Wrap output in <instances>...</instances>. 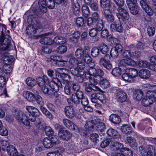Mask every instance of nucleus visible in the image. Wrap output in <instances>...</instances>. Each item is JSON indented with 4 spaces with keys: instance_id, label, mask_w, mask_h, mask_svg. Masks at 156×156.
Here are the masks:
<instances>
[{
    "instance_id": "f257e3e1",
    "label": "nucleus",
    "mask_w": 156,
    "mask_h": 156,
    "mask_svg": "<svg viewBox=\"0 0 156 156\" xmlns=\"http://www.w3.org/2000/svg\"><path fill=\"white\" fill-rule=\"evenodd\" d=\"M55 73L51 70H49V76L51 78L49 79V95L54 98H59L60 94H58L57 92L59 90V87H62V84L60 81L55 78Z\"/></svg>"
},
{
    "instance_id": "f03ea898",
    "label": "nucleus",
    "mask_w": 156,
    "mask_h": 156,
    "mask_svg": "<svg viewBox=\"0 0 156 156\" xmlns=\"http://www.w3.org/2000/svg\"><path fill=\"white\" fill-rule=\"evenodd\" d=\"M28 22L30 25L27 27L26 32L28 34H36L38 29H41V26L39 20L35 17L32 18L30 17L28 19Z\"/></svg>"
},
{
    "instance_id": "7ed1b4c3",
    "label": "nucleus",
    "mask_w": 156,
    "mask_h": 156,
    "mask_svg": "<svg viewBox=\"0 0 156 156\" xmlns=\"http://www.w3.org/2000/svg\"><path fill=\"white\" fill-rule=\"evenodd\" d=\"M154 90L151 91H149L147 93L146 96L142 100V104L144 106H148L155 101L156 97V86L152 87Z\"/></svg>"
},
{
    "instance_id": "20e7f679",
    "label": "nucleus",
    "mask_w": 156,
    "mask_h": 156,
    "mask_svg": "<svg viewBox=\"0 0 156 156\" xmlns=\"http://www.w3.org/2000/svg\"><path fill=\"white\" fill-rule=\"evenodd\" d=\"M117 139H112L111 143V152L110 155L113 156H118L120 155V150L123 145L122 144L118 142Z\"/></svg>"
},
{
    "instance_id": "39448f33",
    "label": "nucleus",
    "mask_w": 156,
    "mask_h": 156,
    "mask_svg": "<svg viewBox=\"0 0 156 156\" xmlns=\"http://www.w3.org/2000/svg\"><path fill=\"white\" fill-rule=\"evenodd\" d=\"M131 52L128 50L125 51L122 54L123 58L126 59H122L120 61L119 64L122 66H125L126 65L134 66L136 64L135 61L130 58H131Z\"/></svg>"
},
{
    "instance_id": "423d86ee",
    "label": "nucleus",
    "mask_w": 156,
    "mask_h": 156,
    "mask_svg": "<svg viewBox=\"0 0 156 156\" xmlns=\"http://www.w3.org/2000/svg\"><path fill=\"white\" fill-rule=\"evenodd\" d=\"M2 32V36L0 38V50L2 51L8 50L11 38L8 34L4 36L3 31Z\"/></svg>"
},
{
    "instance_id": "0eeeda50",
    "label": "nucleus",
    "mask_w": 156,
    "mask_h": 156,
    "mask_svg": "<svg viewBox=\"0 0 156 156\" xmlns=\"http://www.w3.org/2000/svg\"><path fill=\"white\" fill-rule=\"evenodd\" d=\"M143 47L142 43L140 42L138 43L136 46H135L133 44L129 45V48L131 53V57L136 59L140 58V53L139 50H141Z\"/></svg>"
},
{
    "instance_id": "6e6552de",
    "label": "nucleus",
    "mask_w": 156,
    "mask_h": 156,
    "mask_svg": "<svg viewBox=\"0 0 156 156\" xmlns=\"http://www.w3.org/2000/svg\"><path fill=\"white\" fill-rule=\"evenodd\" d=\"M119 6L117 9V12H115L118 18L123 21L128 20L129 18V15L127 11V7H122L123 6Z\"/></svg>"
},
{
    "instance_id": "1a4fd4ad",
    "label": "nucleus",
    "mask_w": 156,
    "mask_h": 156,
    "mask_svg": "<svg viewBox=\"0 0 156 156\" xmlns=\"http://www.w3.org/2000/svg\"><path fill=\"white\" fill-rule=\"evenodd\" d=\"M89 73L90 76H93V80H98L103 76L104 73L102 70L100 69L89 68Z\"/></svg>"
},
{
    "instance_id": "9d476101",
    "label": "nucleus",
    "mask_w": 156,
    "mask_h": 156,
    "mask_svg": "<svg viewBox=\"0 0 156 156\" xmlns=\"http://www.w3.org/2000/svg\"><path fill=\"white\" fill-rule=\"evenodd\" d=\"M155 150L154 147L152 145H148L146 148H144L142 146L139 147V151L142 156H152Z\"/></svg>"
},
{
    "instance_id": "9b49d317",
    "label": "nucleus",
    "mask_w": 156,
    "mask_h": 156,
    "mask_svg": "<svg viewBox=\"0 0 156 156\" xmlns=\"http://www.w3.org/2000/svg\"><path fill=\"white\" fill-rule=\"evenodd\" d=\"M109 57V54H106L103 57L100 58L99 61L100 65L108 70L111 69L112 68V65L108 59V58Z\"/></svg>"
},
{
    "instance_id": "f8f14e48",
    "label": "nucleus",
    "mask_w": 156,
    "mask_h": 156,
    "mask_svg": "<svg viewBox=\"0 0 156 156\" xmlns=\"http://www.w3.org/2000/svg\"><path fill=\"white\" fill-rule=\"evenodd\" d=\"M76 107L71 106H66L64 108V113L66 117L70 119L73 118L76 115L75 108Z\"/></svg>"
},
{
    "instance_id": "ddd939ff",
    "label": "nucleus",
    "mask_w": 156,
    "mask_h": 156,
    "mask_svg": "<svg viewBox=\"0 0 156 156\" xmlns=\"http://www.w3.org/2000/svg\"><path fill=\"white\" fill-rule=\"evenodd\" d=\"M54 132L52 129L49 127V149L59 144L60 141L57 138L55 135H53Z\"/></svg>"
},
{
    "instance_id": "4468645a",
    "label": "nucleus",
    "mask_w": 156,
    "mask_h": 156,
    "mask_svg": "<svg viewBox=\"0 0 156 156\" xmlns=\"http://www.w3.org/2000/svg\"><path fill=\"white\" fill-rule=\"evenodd\" d=\"M91 126L92 129H95L98 131L103 132L105 129V126L103 123L100 122H98L96 120H92Z\"/></svg>"
},
{
    "instance_id": "2eb2a0df",
    "label": "nucleus",
    "mask_w": 156,
    "mask_h": 156,
    "mask_svg": "<svg viewBox=\"0 0 156 156\" xmlns=\"http://www.w3.org/2000/svg\"><path fill=\"white\" fill-rule=\"evenodd\" d=\"M122 47L119 44H116L115 47L112 48L110 51V55L114 58H116L119 55V53L122 51Z\"/></svg>"
},
{
    "instance_id": "dca6fc26",
    "label": "nucleus",
    "mask_w": 156,
    "mask_h": 156,
    "mask_svg": "<svg viewBox=\"0 0 156 156\" xmlns=\"http://www.w3.org/2000/svg\"><path fill=\"white\" fill-rule=\"evenodd\" d=\"M66 42V38L61 36L55 37L53 40L49 38V45L53 44L55 46L57 44H63Z\"/></svg>"
},
{
    "instance_id": "f3484780",
    "label": "nucleus",
    "mask_w": 156,
    "mask_h": 156,
    "mask_svg": "<svg viewBox=\"0 0 156 156\" xmlns=\"http://www.w3.org/2000/svg\"><path fill=\"white\" fill-rule=\"evenodd\" d=\"M58 135L59 137L66 141L69 140L72 136L70 132L66 130H59Z\"/></svg>"
},
{
    "instance_id": "a211bd4d",
    "label": "nucleus",
    "mask_w": 156,
    "mask_h": 156,
    "mask_svg": "<svg viewBox=\"0 0 156 156\" xmlns=\"http://www.w3.org/2000/svg\"><path fill=\"white\" fill-rule=\"evenodd\" d=\"M27 112L25 113L27 116L29 113L34 116L37 117L40 115V113L39 110L36 108L30 106H27L26 107Z\"/></svg>"
},
{
    "instance_id": "6ab92c4d",
    "label": "nucleus",
    "mask_w": 156,
    "mask_h": 156,
    "mask_svg": "<svg viewBox=\"0 0 156 156\" xmlns=\"http://www.w3.org/2000/svg\"><path fill=\"white\" fill-rule=\"evenodd\" d=\"M62 122L64 125L67 128L71 129L73 131L76 130V132L80 130L78 127L74 124L71 121L66 119H64Z\"/></svg>"
},
{
    "instance_id": "aec40b11",
    "label": "nucleus",
    "mask_w": 156,
    "mask_h": 156,
    "mask_svg": "<svg viewBox=\"0 0 156 156\" xmlns=\"http://www.w3.org/2000/svg\"><path fill=\"white\" fill-rule=\"evenodd\" d=\"M64 71H68V70L64 68H59L58 69V77L61 78L63 80L68 82L70 81L71 77L66 73H65Z\"/></svg>"
},
{
    "instance_id": "412c9836",
    "label": "nucleus",
    "mask_w": 156,
    "mask_h": 156,
    "mask_svg": "<svg viewBox=\"0 0 156 156\" xmlns=\"http://www.w3.org/2000/svg\"><path fill=\"white\" fill-rule=\"evenodd\" d=\"M140 6L142 9L149 15L152 16L153 14V11L146 2V0H138Z\"/></svg>"
},
{
    "instance_id": "4be33fe9",
    "label": "nucleus",
    "mask_w": 156,
    "mask_h": 156,
    "mask_svg": "<svg viewBox=\"0 0 156 156\" xmlns=\"http://www.w3.org/2000/svg\"><path fill=\"white\" fill-rule=\"evenodd\" d=\"M111 30L112 31H117L119 32H122L123 31V28L122 23L120 20H119L115 23H112L110 26Z\"/></svg>"
},
{
    "instance_id": "5701e85b",
    "label": "nucleus",
    "mask_w": 156,
    "mask_h": 156,
    "mask_svg": "<svg viewBox=\"0 0 156 156\" xmlns=\"http://www.w3.org/2000/svg\"><path fill=\"white\" fill-rule=\"evenodd\" d=\"M110 2L111 0H100V6L103 8L108 7L109 10L111 11H113L115 9V7L114 4H110Z\"/></svg>"
},
{
    "instance_id": "b1692460",
    "label": "nucleus",
    "mask_w": 156,
    "mask_h": 156,
    "mask_svg": "<svg viewBox=\"0 0 156 156\" xmlns=\"http://www.w3.org/2000/svg\"><path fill=\"white\" fill-rule=\"evenodd\" d=\"M115 94L116 99L118 101L122 103L126 100V94L123 90H117Z\"/></svg>"
},
{
    "instance_id": "393cba45",
    "label": "nucleus",
    "mask_w": 156,
    "mask_h": 156,
    "mask_svg": "<svg viewBox=\"0 0 156 156\" xmlns=\"http://www.w3.org/2000/svg\"><path fill=\"white\" fill-rule=\"evenodd\" d=\"M71 7L72 11L74 15H77L79 13L80 7L76 0H71Z\"/></svg>"
},
{
    "instance_id": "a878e982",
    "label": "nucleus",
    "mask_w": 156,
    "mask_h": 156,
    "mask_svg": "<svg viewBox=\"0 0 156 156\" xmlns=\"http://www.w3.org/2000/svg\"><path fill=\"white\" fill-rule=\"evenodd\" d=\"M27 111L23 112L22 111H16L14 114V117L19 122H21L23 123V121H24L25 119V113Z\"/></svg>"
},
{
    "instance_id": "bb28decb",
    "label": "nucleus",
    "mask_w": 156,
    "mask_h": 156,
    "mask_svg": "<svg viewBox=\"0 0 156 156\" xmlns=\"http://www.w3.org/2000/svg\"><path fill=\"white\" fill-rule=\"evenodd\" d=\"M36 80L38 84L41 88L46 84L48 85L49 84V80L46 76H44L43 78L41 77L37 78Z\"/></svg>"
},
{
    "instance_id": "cd10ccee",
    "label": "nucleus",
    "mask_w": 156,
    "mask_h": 156,
    "mask_svg": "<svg viewBox=\"0 0 156 156\" xmlns=\"http://www.w3.org/2000/svg\"><path fill=\"white\" fill-rule=\"evenodd\" d=\"M35 125L39 129L43 130L44 128V131L46 135L48 136H49V129L48 126H46V123L44 122H40L39 123H37L36 122Z\"/></svg>"
},
{
    "instance_id": "c85d7f7f",
    "label": "nucleus",
    "mask_w": 156,
    "mask_h": 156,
    "mask_svg": "<svg viewBox=\"0 0 156 156\" xmlns=\"http://www.w3.org/2000/svg\"><path fill=\"white\" fill-rule=\"evenodd\" d=\"M23 96L25 99L29 101L32 102L35 101V96L34 94L30 91H24Z\"/></svg>"
},
{
    "instance_id": "c756f323",
    "label": "nucleus",
    "mask_w": 156,
    "mask_h": 156,
    "mask_svg": "<svg viewBox=\"0 0 156 156\" xmlns=\"http://www.w3.org/2000/svg\"><path fill=\"white\" fill-rule=\"evenodd\" d=\"M25 119L24 121H23V124L27 126H29L30 125V123L29 120L31 122H34L36 119V117L34 115H32L29 113V114L27 116L25 115Z\"/></svg>"
},
{
    "instance_id": "7c9ffc66",
    "label": "nucleus",
    "mask_w": 156,
    "mask_h": 156,
    "mask_svg": "<svg viewBox=\"0 0 156 156\" xmlns=\"http://www.w3.org/2000/svg\"><path fill=\"white\" fill-rule=\"evenodd\" d=\"M105 17L107 21L109 22H113L115 20V18L112 12L108 9H105L104 10Z\"/></svg>"
},
{
    "instance_id": "2f4dec72",
    "label": "nucleus",
    "mask_w": 156,
    "mask_h": 156,
    "mask_svg": "<svg viewBox=\"0 0 156 156\" xmlns=\"http://www.w3.org/2000/svg\"><path fill=\"white\" fill-rule=\"evenodd\" d=\"M109 121L113 124H117L120 123L121 119L120 117L115 114H112L109 116Z\"/></svg>"
},
{
    "instance_id": "473e14b6",
    "label": "nucleus",
    "mask_w": 156,
    "mask_h": 156,
    "mask_svg": "<svg viewBox=\"0 0 156 156\" xmlns=\"http://www.w3.org/2000/svg\"><path fill=\"white\" fill-rule=\"evenodd\" d=\"M80 99L76 95L74 94H72L70 98H67V101L68 103H69L70 101H71L73 106L76 107L77 105L80 103Z\"/></svg>"
},
{
    "instance_id": "72a5a7b5",
    "label": "nucleus",
    "mask_w": 156,
    "mask_h": 156,
    "mask_svg": "<svg viewBox=\"0 0 156 156\" xmlns=\"http://www.w3.org/2000/svg\"><path fill=\"white\" fill-rule=\"evenodd\" d=\"M91 123L89 121L87 122L85 125V129L86 130H81V132L83 136H86L87 135L90 131H92L91 126Z\"/></svg>"
},
{
    "instance_id": "f704fd0d",
    "label": "nucleus",
    "mask_w": 156,
    "mask_h": 156,
    "mask_svg": "<svg viewBox=\"0 0 156 156\" xmlns=\"http://www.w3.org/2000/svg\"><path fill=\"white\" fill-rule=\"evenodd\" d=\"M126 140L130 147L134 150H137V143L136 142V140L133 138L131 136H128L127 137Z\"/></svg>"
},
{
    "instance_id": "c9c22d12",
    "label": "nucleus",
    "mask_w": 156,
    "mask_h": 156,
    "mask_svg": "<svg viewBox=\"0 0 156 156\" xmlns=\"http://www.w3.org/2000/svg\"><path fill=\"white\" fill-rule=\"evenodd\" d=\"M98 83H99L101 87L103 88H106L109 87V83L108 81L103 77L99 80L95 81V84H97Z\"/></svg>"
},
{
    "instance_id": "e433bc0d",
    "label": "nucleus",
    "mask_w": 156,
    "mask_h": 156,
    "mask_svg": "<svg viewBox=\"0 0 156 156\" xmlns=\"http://www.w3.org/2000/svg\"><path fill=\"white\" fill-rule=\"evenodd\" d=\"M133 154V152L131 150L126 147H122L120 150V155L118 156H132Z\"/></svg>"
},
{
    "instance_id": "4c0bfd02",
    "label": "nucleus",
    "mask_w": 156,
    "mask_h": 156,
    "mask_svg": "<svg viewBox=\"0 0 156 156\" xmlns=\"http://www.w3.org/2000/svg\"><path fill=\"white\" fill-rule=\"evenodd\" d=\"M138 74L140 77L144 79L148 78L151 75L150 72L145 69L140 70Z\"/></svg>"
},
{
    "instance_id": "58836bf2",
    "label": "nucleus",
    "mask_w": 156,
    "mask_h": 156,
    "mask_svg": "<svg viewBox=\"0 0 156 156\" xmlns=\"http://www.w3.org/2000/svg\"><path fill=\"white\" fill-rule=\"evenodd\" d=\"M39 8L40 11L45 13L47 11V3L44 0H39L38 2Z\"/></svg>"
},
{
    "instance_id": "ea45409f",
    "label": "nucleus",
    "mask_w": 156,
    "mask_h": 156,
    "mask_svg": "<svg viewBox=\"0 0 156 156\" xmlns=\"http://www.w3.org/2000/svg\"><path fill=\"white\" fill-rule=\"evenodd\" d=\"M7 151L8 155L10 156H17L18 152L13 145H9L7 147Z\"/></svg>"
},
{
    "instance_id": "a19ab883",
    "label": "nucleus",
    "mask_w": 156,
    "mask_h": 156,
    "mask_svg": "<svg viewBox=\"0 0 156 156\" xmlns=\"http://www.w3.org/2000/svg\"><path fill=\"white\" fill-rule=\"evenodd\" d=\"M7 151L8 155L10 156H17L18 152L13 145H9L7 147Z\"/></svg>"
},
{
    "instance_id": "79ce46f5",
    "label": "nucleus",
    "mask_w": 156,
    "mask_h": 156,
    "mask_svg": "<svg viewBox=\"0 0 156 156\" xmlns=\"http://www.w3.org/2000/svg\"><path fill=\"white\" fill-rule=\"evenodd\" d=\"M143 96V93L141 90L138 89L135 90L133 95L135 99L137 101H140L142 99Z\"/></svg>"
},
{
    "instance_id": "37998d69",
    "label": "nucleus",
    "mask_w": 156,
    "mask_h": 156,
    "mask_svg": "<svg viewBox=\"0 0 156 156\" xmlns=\"http://www.w3.org/2000/svg\"><path fill=\"white\" fill-rule=\"evenodd\" d=\"M107 134L109 136L114 137V138L117 139L120 136L116 130L113 129H109L107 131Z\"/></svg>"
},
{
    "instance_id": "c03bdc74",
    "label": "nucleus",
    "mask_w": 156,
    "mask_h": 156,
    "mask_svg": "<svg viewBox=\"0 0 156 156\" xmlns=\"http://www.w3.org/2000/svg\"><path fill=\"white\" fill-rule=\"evenodd\" d=\"M82 16L84 17H87L90 13V10L88 7L85 4L83 5L81 8Z\"/></svg>"
},
{
    "instance_id": "a18cd8bd",
    "label": "nucleus",
    "mask_w": 156,
    "mask_h": 156,
    "mask_svg": "<svg viewBox=\"0 0 156 156\" xmlns=\"http://www.w3.org/2000/svg\"><path fill=\"white\" fill-rule=\"evenodd\" d=\"M85 53V50H83L81 48L77 49L75 52V55L78 58H83Z\"/></svg>"
},
{
    "instance_id": "49530a36",
    "label": "nucleus",
    "mask_w": 156,
    "mask_h": 156,
    "mask_svg": "<svg viewBox=\"0 0 156 156\" xmlns=\"http://www.w3.org/2000/svg\"><path fill=\"white\" fill-rule=\"evenodd\" d=\"M99 47L102 53L105 55L108 54L107 53L109 51V49L108 46L105 44L101 43L99 44Z\"/></svg>"
},
{
    "instance_id": "de8ad7c7",
    "label": "nucleus",
    "mask_w": 156,
    "mask_h": 156,
    "mask_svg": "<svg viewBox=\"0 0 156 156\" xmlns=\"http://www.w3.org/2000/svg\"><path fill=\"white\" fill-rule=\"evenodd\" d=\"M77 68L78 69L79 72H80V75H83L84 74L85 71V64L83 62H80L78 63Z\"/></svg>"
},
{
    "instance_id": "09e8293b",
    "label": "nucleus",
    "mask_w": 156,
    "mask_h": 156,
    "mask_svg": "<svg viewBox=\"0 0 156 156\" xmlns=\"http://www.w3.org/2000/svg\"><path fill=\"white\" fill-rule=\"evenodd\" d=\"M49 33H45L41 36L40 42L42 44L47 45L48 44Z\"/></svg>"
},
{
    "instance_id": "8fccbe9b",
    "label": "nucleus",
    "mask_w": 156,
    "mask_h": 156,
    "mask_svg": "<svg viewBox=\"0 0 156 156\" xmlns=\"http://www.w3.org/2000/svg\"><path fill=\"white\" fill-rule=\"evenodd\" d=\"M89 50L88 49L85 50V53L83 58L85 62L90 63L91 62L92 58L89 55Z\"/></svg>"
},
{
    "instance_id": "3c124183",
    "label": "nucleus",
    "mask_w": 156,
    "mask_h": 156,
    "mask_svg": "<svg viewBox=\"0 0 156 156\" xmlns=\"http://www.w3.org/2000/svg\"><path fill=\"white\" fill-rule=\"evenodd\" d=\"M95 28L99 31H100L103 29L104 24L103 20L102 19H100L97 21L96 23Z\"/></svg>"
},
{
    "instance_id": "603ef678",
    "label": "nucleus",
    "mask_w": 156,
    "mask_h": 156,
    "mask_svg": "<svg viewBox=\"0 0 156 156\" xmlns=\"http://www.w3.org/2000/svg\"><path fill=\"white\" fill-rule=\"evenodd\" d=\"M137 65L140 67H147L149 66V63L145 61L140 60L138 61L136 63Z\"/></svg>"
},
{
    "instance_id": "864d4df0",
    "label": "nucleus",
    "mask_w": 156,
    "mask_h": 156,
    "mask_svg": "<svg viewBox=\"0 0 156 156\" xmlns=\"http://www.w3.org/2000/svg\"><path fill=\"white\" fill-rule=\"evenodd\" d=\"M122 77L124 80L128 82H132L133 81V79L128 72L122 74Z\"/></svg>"
},
{
    "instance_id": "5fc2aeb1",
    "label": "nucleus",
    "mask_w": 156,
    "mask_h": 156,
    "mask_svg": "<svg viewBox=\"0 0 156 156\" xmlns=\"http://www.w3.org/2000/svg\"><path fill=\"white\" fill-rule=\"evenodd\" d=\"M26 84L30 86H34L36 84V81L34 78L29 77L26 80Z\"/></svg>"
},
{
    "instance_id": "6e6d98bb",
    "label": "nucleus",
    "mask_w": 156,
    "mask_h": 156,
    "mask_svg": "<svg viewBox=\"0 0 156 156\" xmlns=\"http://www.w3.org/2000/svg\"><path fill=\"white\" fill-rule=\"evenodd\" d=\"M0 144L2 147V149L4 151H5L6 148L7 149V147H8L10 145H9V142L8 141L5 140H1Z\"/></svg>"
},
{
    "instance_id": "4d7b16f0",
    "label": "nucleus",
    "mask_w": 156,
    "mask_h": 156,
    "mask_svg": "<svg viewBox=\"0 0 156 156\" xmlns=\"http://www.w3.org/2000/svg\"><path fill=\"white\" fill-rule=\"evenodd\" d=\"M99 54V50L98 48L94 47L92 48L91 51V54L93 57H97Z\"/></svg>"
},
{
    "instance_id": "13d9d810",
    "label": "nucleus",
    "mask_w": 156,
    "mask_h": 156,
    "mask_svg": "<svg viewBox=\"0 0 156 156\" xmlns=\"http://www.w3.org/2000/svg\"><path fill=\"white\" fill-rule=\"evenodd\" d=\"M113 75L115 77L120 76L121 73V68H115L113 69L112 72Z\"/></svg>"
},
{
    "instance_id": "bf43d9fd",
    "label": "nucleus",
    "mask_w": 156,
    "mask_h": 156,
    "mask_svg": "<svg viewBox=\"0 0 156 156\" xmlns=\"http://www.w3.org/2000/svg\"><path fill=\"white\" fill-rule=\"evenodd\" d=\"M87 25L90 27H93L95 25V22L90 16L87 18L86 20Z\"/></svg>"
},
{
    "instance_id": "052dcab7",
    "label": "nucleus",
    "mask_w": 156,
    "mask_h": 156,
    "mask_svg": "<svg viewBox=\"0 0 156 156\" xmlns=\"http://www.w3.org/2000/svg\"><path fill=\"white\" fill-rule=\"evenodd\" d=\"M89 81L90 82V86L92 91V90H95V91H98L99 90V87L96 86L95 85L97 84H94L95 83V81L94 80H93L92 79H90Z\"/></svg>"
},
{
    "instance_id": "680f3d73",
    "label": "nucleus",
    "mask_w": 156,
    "mask_h": 156,
    "mask_svg": "<svg viewBox=\"0 0 156 156\" xmlns=\"http://www.w3.org/2000/svg\"><path fill=\"white\" fill-rule=\"evenodd\" d=\"M111 141L112 140L110 138L105 139L101 142L100 145L101 147L103 148H105L108 145Z\"/></svg>"
},
{
    "instance_id": "e2e57ef3",
    "label": "nucleus",
    "mask_w": 156,
    "mask_h": 156,
    "mask_svg": "<svg viewBox=\"0 0 156 156\" xmlns=\"http://www.w3.org/2000/svg\"><path fill=\"white\" fill-rule=\"evenodd\" d=\"M121 131L125 134H128L130 132V128L127 125H124L121 127Z\"/></svg>"
},
{
    "instance_id": "0e129e2a",
    "label": "nucleus",
    "mask_w": 156,
    "mask_h": 156,
    "mask_svg": "<svg viewBox=\"0 0 156 156\" xmlns=\"http://www.w3.org/2000/svg\"><path fill=\"white\" fill-rule=\"evenodd\" d=\"M130 12L133 15H136L138 14L139 12V9L137 6L136 5L133 6L129 7Z\"/></svg>"
},
{
    "instance_id": "69168bd1",
    "label": "nucleus",
    "mask_w": 156,
    "mask_h": 156,
    "mask_svg": "<svg viewBox=\"0 0 156 156\" xmlns=\"http://www.w3.org/2000/svg\"><path fill=\"white\" fill-rule=\"evenodd\" d=\"M84 19L82 17H80L77 18L76 21V24L78 27L82 26L84 23Z\"/></svg>"
},
{
    "instance_id": "338daca9",
    "label": "nucleus",
    "mask_w": 156,
    "mask_h": 156,
    "mask_svg": "<svg viewBox=\"0 0 156 156\" xmlns=\"http://www.w3.org/2000/svg\"><path fill=\"white\" fill-rule=\"evenodd\" d=\"M128 72L133 79L134 78L136 77L138 73L137 71L134 69H129Z\"/></svg>"
},
{
    "instance_id": "774afa93",
    "label": "nucleus",
    "mask_w": 156,
    "mask_h": 156,
    "mask_svg": "<svg viewBox=\"0 0 156 156\" xmlns=\"http://www.w3.org/2000/svg\"><path fill=\"white\" fill-rule=\"evenodd\" d=\"M98 100L103 104H105L106 102V98L104 94L98 93Z\"/></svg>"
}]
</instances>
